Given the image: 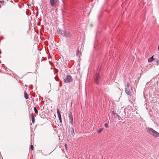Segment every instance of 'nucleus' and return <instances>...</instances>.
Segmentation results:
<instances>
[{
  "label": "nucleus",
  "instance_id": "nucleus-7",
  "mask_svg": "<svg viewBox=\"0 0 159 159\" xmlns=\"http://www.w3.org/2000/svg\"><path fill=\"white\" fill-rule=\"evenodd\" d=\"M57 114L58 118L59 119V120L60 121V123H61L62 120H61V114L60 112L59 109L58 108H57Z\"/></svg>",
  "mask_w": 159,
  "mask_h": 159
},
{
  "label": "nucleus",
  "instance_id": "nucleus-23",
  "mask_svg": "<svg viewBox=\"0 0 159 159\" xmlns=\"http://www.w3.org/2000/svg\"><path fill=\"white\" fill-rule=\"evenodd\" d=\"M59 86L60 87H61V82H60Z\"/></svg>",
  "mask_w": 159,
  "mask_h": 159
},
{
  "label": "nucleus",
  "instance_id": "nucleus-5",
  "mask_svg": "<svg viewBox=\"0 0 159 159\" xmlns=\"http://www.w3.org/2000/svg\"><path fill=\"white\" fill-rule=\"evenodd\" d=\"M127 89V88H125V92L128 95H129L130 96H131V93H132V92L133 91L132 87H131V91H130L129 89Z\"/></svg>",
  "mask_w": 159,
  "mask_h": 159
},
{
  "label": "nucleus",
  "instance_id": "nucleus-10",
  "mask_svg": "<svg viewBox=\"0 0 159 159\" xmlns=\"http://www.w3.org/2000/svg\"><path fill=\"white\" fill-rule=\"evenodd\" d=\"M154 60V59L153 58V56H152L148 60V61L149 62H152Z\"/></svg>",
  "mask_w": 159,
  "mask_h": 159
},
{
  "label": "nucleus",
  "instance_id": "nucleus-18",
  "mask_svg": "<svg viewBox=\"0 0 159 159\" xmlns=\"http://www.w3.org/2000/svg\"><path fill=\"white\" fill-rule=\"evenodd\" d=\"M30 149L31 151H32L34 149V147L32 145H30Z\"/></svg>",
  "mask_w": 159,
  "mask_h": 159
},
{
  "label": "nucleus",
  "instance_id": "nucleus-2",
  "mask_svg": "<svg viewBox=\"0 0 159 159\" xmlns=\"http://www.w3.org/2000/svg\"><path fill=\"white\" fill-rule=\"evenodd\" d=\"M60 34L66 38H70L71 37L72 34L69 31L61 30L60 29L59 30Z\"/></svg>",
  "mask_w": 159,
  "mask_h": 159
},
{
  "label": "nucleus",
  "instance_id": "nucleus-17",
  "mask_svg": "<svg viewBox=\"0 0 159 159\" xmlns=\"http://www.w3.org/2000/svg\"><path fill=\"white\" fill-rule=\"evenodd\" d=\"M69 122L70 123L71 125H73V119L72 120H69Z\"/></svg>",
  "mask_w": 159,
  "mask_h": 159
},
{
  "label": "nucleus",
  "instance_id": "nucleus-15",
  "mask_svg": "<svg viewBox=\"0 0 159 159\" xmlns=\"http://www.w3.org/2000/svg\"><path fill=\"white\" fill-rule=\"evenodd\" d=\"M34 112H35V113L37 114H38V110H37V109L35 107H34Z\"/></svg>",
  "mask_w": 159,
  "mask_h": 159
},
{
  "label": "nucleus",
  "instance_id": "nucleus-11",
  "mask_svg": "<svg viewBox=\"0 0 159 159\" xmlns=\"http://www.w3.org/2000/svg\"><path fill=\"white\" fill-rule=\"evenodd\" d=\"M76 54L77 56L80 57V53H79V49L78 48L76 50Z\"/></svg>",
  "mask_w": 159,
  "mask_h": 159
},
{
  "label": "nucleus",
  "instance_id": "nucleus-20",
  "mask_svg": "<svg viewBox=\"0 0 159 159\" xmlns=\"http://www.w3.org/2000/svg\"><path fill=\"white\" fill-rule=\"evenodd\" d=\"M129 83H127V89H129Z\"/></svg>",
  "mask_w": 159,
  "mask_h": 159
},
{
  "label": "nucleus",
  "instance_id": "nucleus-4",
  "mask_svg": "<svg viewBox=\"0 0 159 159\" xmlns=\"http://www.w3.org/2000/svg\"><path fill=\"white\" fill-rule=\"evenodd\" d=\"M100 79V76L99 73H97L95 75L94 79L95 82L96 84H98Z\"/></svg>",
  "mask_w": 159,
  "mask_h": 159
},
{
  "label": "nucleus",
  "instance_id": "nucleus-25",
  "mask_svg": "<svg viewBox=\"0 0 159 159\" xmlns=\"http://www.w3.org/2000/svg\"><path fill=\"white\" fill-rule=\"evenodd\" d=\"M120 117H118V119L119 120H120Z\"/></svg>",
  "mask_w": 159,
  "mask_h": 159
},
{
  "label": "nucleus",
  "instance_id": "nucleus-9",
  "mask_svg": "<svg viewBox=\"0 0 159 159\" xmlns=\"http://www.w3.org/2000/svg\"><path fill=\"white\" fill-rule=\"evenodd\" d=\"M68 117H69V120H71L73 119V116H72V113L70 111H69V113Z\"/></svg>",
  "mask_w": 159,
  "mask_h": 159
},
{
  "label": "nucleus",
  "instance_id": "nucleus-8",
  "mask_svg": "<svg viewBox=\"0 0 159 159\" xmlns=\"http://www.w3.org/2000/svg\"><path fill=\"white\" fill-rule=\"evenodd\" d=\"M69 133L72 135V137H74L75 133L74 132V129L73 128L71 127V128L69 129Z\"/></svg>",
  "mask_w": 159,
  "mask_h": 159
},
{
  "label": "nucleus",
  "instance_id": "nucleus-12",
  "mask_svg": "<svg viewBox=\"0 0 159 159\" xmlns=\"http://www.w3.org/2000/svg\"><path fill=\"white\" fill-rule=\"evenodd\" d=\"M24 97L26 99H28L29 98L28 94L27 93L25 92L24 93Z\"/></svg>",
  "mask_w": 159,
  "mask_h": 159
},
{
  "label": "nucleus",
  "instance_id": "nucleus-22",
  "mask_svg": "<svg viewBox=\"0 0 159 159\" xmlns=\"http://www.w3.org/2000/svg\"><path fill=\"white\" fill-rule=\"evenodd\" d=\"M31 117H34V115H33V113H32L31 114Z\"/></svg>",
  "mask_w": 159,
  "mask_h": 159
},
{
  "label": "nucleus",
  "instance_id": "nucleus-14",
  "mask_svg": "<svg viewBox=\"0 0 159 159\" xmlns=\"http://www.w3.org/2000/svg\"><path fill=\"white\" fill-rule=\"evenodd\" d=\"M31 120L32 122L34 124L35 122V118L34 117H31Z\"/></svg>",
  "mask_w": 159,
  "mask_h": 159
},
{
  "label": "nucleus",
  "instance_id": "nucleus-1",
  "mask_svg": "<svg viewBox=\"0 0 159 159\" xmlns=\"http://www.w3.org/2000/svg\"><path fill=\"white\" fill-rule=\"evenodd\" d=\"M148 133L152 135L154 137L157 138L159 136V133L155 130L152 128H146Z\"/></svg>",
  "mask_w": 159,
  "mask_h": 159
},
{
  "label": "nucleus",
  "instance_id": "nucleus-13",
  "mask_svg": "<svg viewBox=\"0 0 159 159\" xmlns=\"http://www.w3.org/2000/svg\"><path fill=\"white\" fill-rule=\"evenodd\" d=\"M103 128H101L100 129H99L98 130L97 132L98 133H101L102 131L103 130Z\"/></svg>",
  "mask_w": 159,
  "mask_h": 159
},
{
  "label": "nucleus",
  "instance_id": "nucleus-16",
  "mask_svg": "<svg viewBox=\"0 0 159 159\" xmlns=\"http://www.w3.org/2000/svg\"><path fill=\"white\" fill-rule=\"evenodd\" d=\"M113 114L114 115H115L116 116H118L119 117H120V116L114 112H113Z\"/></svg>",
  "mask_w": 159,
  "mask_h": 159
},
{
  "label": "nucleus",
  "instance_id": "nucleus-19",
  "mask_svg": "<svg viewBox=\"0 0 159 159\" xmlns=\"http://www.w3.org/2000/svg\"><path fill=\"white\" fill-rule=\"evenodd\" d=\"M105 127L106 128H107L108 126V125L107 123H105L104 125Z\"/></svg>",
  "mask_w": 159,
  "mask_h": 159
},
{
  "label": "nucleus",
  "instance_id": "nucleus-3",
  "mask_svg": "<svg viewBox=\"0 0 159 159\" xmlns=\"http://www.w3.org/2000/svg\"><path fill=\"white\" fill-rule=\"evenodd\" d=\"M64 82L66 83H69L73 81L72 77L69 75H67L64 80Z\"/></svg>",
  "mask_w": 159,
  "mask_h": 159
},
{
  "label": "nucleus",
  "instance_id": "nucleus-6",
  "mask_svg": "<svg viewBox=\"0 0 159 159\" xmlns=\"http://www.w3.org/2000/svg\"><path fill=\"white\" fill-rule=\"evenodd\" d=\"M57 0H50L49 2L52 7H56L57 5Z\"/></svg>",
  "mask_w": 159,
  "mask_h": 159
},
{
  "label": "nucleus",
  "instance_id": "nucleus-21",
  "mask_svg": "<svg viewBox=\"0 0 159 159\" xmlns=\"http://www.w3.org/2000/svg\"><path fill=\"white\" fill-rule=\"evenodd\" d=\"M0 3H1V4H3L4 3V2L3 1H0Z\"/></svg>",
  "mask_w": 159,
  "mask_h": 159
},
{
  "label": "nucleus",
  "instance_id": "nucleus-24",
  "mask_svg": "<svg viewBox=\"0 0 159 159\" xmlns=\"http://www.w3.org/2000/svg\"><path fill=\"white\" fill-rule=\"evenodd\" d=\"M90 26L91 27H92V26H93L92 24H90Z\"/></svg>",
  "mask_w": 159,
  "mask_h": 159
}]
</instances>
